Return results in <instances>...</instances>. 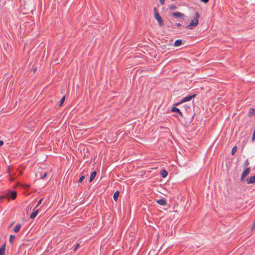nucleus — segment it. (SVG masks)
Returning a JSON list of instances; mask_svg holds the SVG:
<instances>
[{
  "mask_svg": "<svg viewBox=\"0 0 255 255\" xmlns=\"http://www.w3.org/2000/svg\"><path fill=\"white\" fill-rule=\"evenodd\" d=\"M199 17L200 13L199 12L196 11L195 13L194 19L191 20L189 24L186 26V28L189 29H193L194 27H195L198 24Z\"/></svg>",
  "mask_w": 255,
  "mask_h": 255,
  "instance_id": "1",
  "label": "nucleus"
},
{
  "mask_svg": "<svg viewBox=\"0 0 255 255\" xmlns=\"http://www.w3.org/2000/svg\"><path fill=\"white\" fill-rule=\"evenodd\" d=\"M154 18L157 20L159 25L161 27L163 25V21L160 16L156 7L153 8Z\"/></svg>",
  "mask_w": 255,
  "mask_h": 255,
  "instance_id": "2",
  "label": "nucleus"
},
{
  "mask_svg": "<svg viewBox=\"0 0 255 255\" xmlns=\"http://www.w3.org/2000/svg\"><path fill=\"white\" fill-rule=\"evenodd\" d=\"M47 175V172L46 171H43L42 168H39L37 172L36 173V177L42 179H44Z\"/></svg>",
  "mask_w": 255,
  "mask_h": 255,
  "instance_id": "3",
  "label": "nucleus"
},
{
  "mask_svg": "<svg viewBox=\"0 0 255 255\" xmlns=\"http://www.w3.org/2000/svg\"><path fill=\"white\" fill-rule=\"evenodd\" d=\"M251 168L250 167H247L246 168L245 170H244L242 174L241 177V181H243L245 178L248 176L250 172Z\"/></svg>",
  "mask_w": 255,
  "mask_h": 255,
  "instance_id": "4",
  "label": "nucleus"
},
{
  "mask_svg": "<svg viewBox=\"0 0 255 255\" xmlns=\"http://www.w3.org/2000/svg\"><path fill=\"white\" fill-rule=\"evenodd\" d=\"M17 195L16 192L15 191H11L7 193V199L9 200L10 199L14 200L15 199Z\"/></svg>",
  "mask_w": 255,
  "mask_h": 255,
  "instance_id": "5",
  "label": "nucleus"
},
{
  "mask_svg": "<svg viewBox=\"0 0 255 255\" xmlns=\"http://www.w3.org/2000/svg\"><path fill=\"white\" fill-rule=\"evenodd\" d=\"M172 16L174 17H180L184 19V14L180 12H174L172 13Z\"/></svg>",
  "mask_w": 255,
  "mask_h": 255,
  "instance_id": "6",
  "label": "nucleus"
},
{
  "mask_svg": "<svg viewBox=\"0 0 255 255\" xmlns=\"http://www.w3.org/2000/svg\"><path fill=\"white\" fill-rule=\"evenodd\" d=\"M196 96V94L190 95L184 98L181 101V103H184L190 101L192 98H194Z\"/></svg>",
  "mask_w": 255,
  "mask_h": 255,
  "instance_id": "7",
  "label": "nucleus"
},
{
  "mask_svg": "<svg viewBox=\"0 0 255 255\" xmlns=\"http://www.w3.org/2000/svg\"><path fill=\"white\" fill-rule=\"evenodd\" d=\"M156 202L160 205L162 206L166 205L167 204L166 200L164 198L157 200Z\"/></svg>",
  "mask_w": 255,
  "mask_h": 255,
  "instance_id": "8",
  "label": "nucleus"
},
{
  "mask_svg": "<svg viewBox=\"0 0 255 255\" xmlns=\"http://www.w3.org/2000/svg\"><path fill=\"white\" fill-rule=\"evenodd\" d=\"M39 209H37V210L34 211L30 215V219H35V217L38 215V214L39 213Z\"/></svg>",
  "mask_w": 255,
  "mask_h": 255,
  "instance_id": "9",
  "label": "nucleus"
},
{
  "mask_svg": "<svg viewBox=\"0 0 255 255\" xmlns=\"http://www.w3.org/2000/svg\"><path fill=\"white\" fill-rule=\"evenodd\" d=\"M171 111L172 112H175L178 113L180 117L183 116L182 113L180 112V110L178 108L173 107Z\"/></svg>",
  "mask_w": 255,
  "mask_h": 255,
  "instance_id": "10",
  "label": "nucleus"
},
{
  "mask_svg": "<svg viewBox=\"0 0 255 255\" xmlns=\"http://www.w3.org/2000/svg\"><path fill=\"white\" fill-rule=\"evenodd\" d=\"M168 174V172L165 169H162L160 172V175L162 178H165Z\"/></svg>",
  "mask_w": 255,
  "mask_h": 255,
  "instance_id": "11",
  "label": "nucleus"
},
{
  "mask_svg": "<svg viewBox=\"0 0 255 255\" xmlns=\"http://www.w3.org/2000/svg\"><path fill=\"white\" fill-rule=\"evenodd\" d=\"M247 181L248 184L255 183V175L251 177L249 179H247Z\"/></svg>",
  "mask_w": 255,
  "mask_h": 255,
  "instance_id": "12",
  "label": "nucleus"
},
{
  "mask_svg": "<svg viewBox=\"0 0 255 255\" xmlns=\"http://www.w3.org/2000/svg\"><path fill=\"white\" fill-rule=\"evenodd\" d=\"M97 175V172L96 171H93L92 172V173L90 175L89 182H91L93 181L94 178H95L96 176Z\"/></svg>",
  "mask_w": 255,
  "mask_h": 255,
  "instance_id": "13",
  "label": "nucleus"
},
{
  "mask_svg": "<svg viewBox=\"0 0 255 255\" xmlns=\"http://www.w3.org/2000/svg\"><path fill=\"white\" fill-rule=\"evenodd\" d=\"M182 43V40L181 39H177L174 42L173 45L175 47H177L180 46Z\"/></svg>",
  "mask_w": 255,
  "mask_h": 255,
  "instance_id": "14",
  "label": "nucleus"
},
{
  "mask_svg": "<svg viewBox=\"0 0 255 255\" xmlns=\"http://www.w3.org/2000/svg\"><path fill=\"white\" fill-rule=\"evenodd\" d=\"M255 115V109L254 108H250L248 113V116L251 117L252 116Z\"/></svg>",
  "mask_w": 255,
  "mask_h": 255,
  "instance_id": "15",
  "label": "nucleus"
},
{
  "mask_svg": "<svg viewBox=\"0 0 255 255\" xmlns=\"http://www.w3.org/2000/svg\"><path fill=\"white\" fill-rule=\"evenodd\" d=\"M119 195H120V192L119 191H116L115 192V193L114 194L113 198L115 201H117L118 200Z\"/></svg>",
  "mask_w": 255,
  "mask_h": 255,
  "instance_id": "16",
  "label": "nucleus"
},
{
  "mask_svg": "<svg viewBox=\"0 0 255 255\" xmlns=\"http://www.w3.org/2000/svg\"><path fill=\"white\" fill-rule=\"evenodd\" d=\"M21 228V225L20 224H17L15 227L13 229V230L16 233H17L18 232H19L20 229Z\"/></svg>",
  "mask_w": 255,
  "mask_h": 255,
  "instance_id": "17",
  "label": "nucleus"
},
{
  "mask_svg": "<svg viewBox=\"0 0 255 255\" xmlns=\"http://www.w3.org/2000/svg\"><path fill=\"white\" fill-rule=\"evenodd\" d=\"M83 174V172L81 174H80V177L79 178V179L78 181V183H81L82 182V181L84 180V179H85V174Z\"/></svg>",
  "mask_w": 255,
  "mask_h": 255,
  "instance_id": "18",
  "label": "nucleus"
},
{
  "mask_svg": "<svg viewBox=\"0 0 255 255\" xmlns=\"http://www.w3.org/2000/svg\"><path fill=\"white\" fill-rule=\"evenodd\" d=\"M65 97L63 96L59 102V107H61L65 101Z\"/></svg>",
  "mask_w": 255,
  "mask_h": 255,
  "instance_id": "19",
  "label": "nucleus"
},
{
  "mask_svg": "<svg viewBox=\"0 0 255 255\" xmlns=\"http://www.w3.org/2000/svg\"><path fill=\"white\" fill-rule=\"evenodd\" d=\"M237 150V146H235L232 149L231 154L234 155Z\"/></svg>",
  "mask_w": 255,
  "mask_h": 255,
  "instance_id": "20",
  "label": "nucleus"
},
{
  "mask_svg": "<svg viewBox=\"0 0 255 255\" xmlns=\"http://www.w3.org/2000/svg\"><path fill=\"white\" fill-rule=\"evenodd\" d=\"M15 239V237L13 235H10L9 237V242L12 243Z\"/></svg>",
  "mask_w": 255,
  "mask_h": 255,
  "instance_id": "21",
  "label": "nucleus"
},
{
  "mask_svg": "<svg viewBox=\"0 0 255 255\" xmlns=\"http://www.w3.org/2000/svg\"><path fill=\"white\" fill-rule=\"evenodd\" d=\"M249 160L248 159H247L244 163V165L245 167H246L247 168V167H249L248 166L249 165Z\"/></svg>",
  "mask_w": 255,
  "mask_h": 255,
  "instance_id": "22",
  "label": "nucleus"
},
{
  "mask_svg": "<svg viewBox=\"0 0 255 255\" xmlns=\"http://www.w3.org/2000/svg\"><path fill=\"white\" fill-rule=\"evenodd\" d=\"M169 7L171 10L175 9L177 8V6L173 4L169 5Z\"/></svg>",
  "mask_w": 255,
  "mask_h": 255,
  "instance_id": "23",
  "label": "nucleus"
},
{
  "mask_svg": "<svg viewBox=\"0 0 255 255\" xmlns=\"http://www.w3.org/2000/svg\"><path fill=\"white\" fill-rule=\"evenodd\" d=\"M42 199H42V198H41V199H40L38 201V202H37V204H36V206H35V208H36L38 207L39 206V205H40V204L41 203V202H42Z\"/></svg>",
  "mask_w": 255,
  "mask_h": 255,
  "instance_id": "24",
  "label": "nucleus"
},
{
  "mask_svg": "<svg viewBox=\"0 0 255 255\" xmlns=\"http://www.w3.org/2000/svg\"><path fill=\"white\" fill-rule=\"evenodd\" d=\"M5 246H6V244L4 243L3 245H2L0 248V250H3L4 251H5Z\"/></svg>",
  "mask_w": 255,
  "mask_h": 255,
  "instance_id": "25",
  "label": "nucleus"
},
{
  "mask_svg": "<svg viewBox=\"0 0 255 255\" xmlns=\"http://www.w3.org/2000/svg\"><path fill=\"white\" fill-rule=\"evenodd\" d=\"M7 198V194L5 195H1L0 196V200H3V199H5V198Z\"/></svg>",
  "mask_w": 255,
  "mask_h": 255,
  "instance_id": "26",
  "label": "nucleus"
},
{
  "mask_svg": "<svg viewBox=\"0 0 255 255\" xmlns=\"http://www.w3.org/2000/svg\"><path fill=\"white\" fill-rule=\"evenodd\" d=\"M5 251L2 250H0V255H4Z\"/></svg>",
  "mask_w": 255,
  "mask_h": 255,
  "instance_id": "27",
  "label": "nucleus"
},
{
  "mask_svg": "<svg viewBox=\"0 0 255 255\" xmlns=\"http://www.w3.org/2000/svg\"><path fill=\"white\" fill-rule=\"evenodd\" d=\"M79 246H80L79 244H77V245L75 246V248H74V250H75V251L77 250L78 249V248H79Z\"/></svg>",
  "mask_w": 255,
  "mask_h": 255,
  "instance_id": "28",
  "label": "nucleus"
},
{
  "mask_svg": "<svg viewBox=\"0 0 255 255\" xmlns=\"http://www.w3.org/2000/svg\"><path fill=\"white\" fill-rule=\"evenodd\" d=\"M161 4L163 5L165 2V0H159Z\"/></svg>",
  "mask_w": 255,
  "mask_h": 255,
  "instance_id": "29",
  "label": "nucleus"
},
{
  "mask_svg": "<svg viewBox=\"0 0 255 255\" xmlns=\"http://www.w3.org/2000/svg\"><path fill=\"white\" fill-rule=\"evenodd\" d=\"M200 1L201 2L206 3L209 1V0H200Z\"/></svg>",
  "mask_w": 255,
  "mask_h": 255,
  "instance_id": "30",
  "label": "nucleus"
},
{
  "mask_svg": "<svg viewBox=\"0 0 255 255\" xmlns=\"http://www.w3.org/2000/svg\"><path fill=\"white\" fill-rule=\"evenodd\" d=\"M175 25L177 27H180L181 26V24H180V23H176L175 24Z\"/></svg>",
  "mask_w": 255,
  "mask_h": 255,
  "instance_id": "31",
  "label": "nucleus"
},
{
  "mask_svg": "<svg viewBox=\"0 0 255 255\" xmlns=\"http://www.w3.org/2000/svg\"><path fill=\"white\" fill-rule=\"evenodd\" d=\"M3 144V142L2 140H0V147Z\"/></svg>",
  "mask_w": 255,
  "mask_h": 255,
  "instance_id": "32",
  "label": "nucleus"
},
{
  "mask_svg": "<svg viewBox=\"0 0 255 255\" xmlns=\"http://www.w3.org/2000/svg\"><path fill=\"white\" fill-rule=\"evenodd\" d=\"M182 103H181V102H179V103H175L174 104V106H178L179 105V104H181Z\"/></svg>",
  "mask_w": 255,
  "mask_h": 255,
  "instance_id": "33",
  "label": "nucleus"
}]
</instances>
